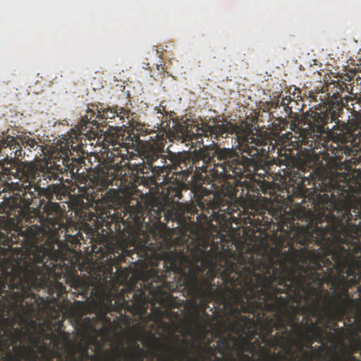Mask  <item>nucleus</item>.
I'll list each match as a JSON object with an SVG mask.
<instances>
[{"label":"nucleus","instance_id":"obj_1","mask_svg":"<svg viewBox=\"0 0 361 361\" xmlns=\"http://www.w3.org/2000/svg\"><path fill=\"white\" fill-rule=\"evenodd\" d=\"M65 238L63 243L56 231L47 232L35 224L27 226L13 240L24 249L15 263L4 258L7 251L0 247V330L13 343L23 344L25 337L32 338L39 324L37 319L49 314L47 300L33 290L47 288L51 294L56 288V295L61 297L66 287L58 280L64 278L75 289L73 293L83 295L90 303V281H82L76 271L82 267L81 253L70 247L81 245L83 235L78 231Z\"/></svg>","mask_w":361,"mask_h":361},{"label":"nucleus","instance_id":"obj_2","mask_svg":"<svg viewBox=\"0 0 361 361\" xmlns=\"http://www.w3.org/2000/svg\"><path fill=\"white\" fill-rule=\"evenodd\" d=\"M3 147V167L8 173L19 180L16 184L19 188L9 197L4 195L2 197L11 211H17L19 216L26 222L34 223L37 219L35 214L30 213L33 199L37 196H44L51 201L57 193V185L51 184L45 187L52 180L61 181L59 174L71 169L69 155V142L59 140L54 147L49 160L38 171L32 166L19 164L16 166V159L22 157L23 149L18 138L7 135L1 137Z\"/></svg>","mask_w":361,"mask_h":361},{"label":"nucleus","instance_id":"obj_3","mask_svg":"<svg viewBox=\"0 0 361 361\" xmlns=\"http://www.w3.org/2000/svg\"><path fill=\"white\" fill-rule=\"evenodd\" d=\"M76 182L77 193L71 197L75 214L85 221H90V170L86 175L79 174Z\"/></svg>","mask_w":361,"mask_h":361},{"label":"nucleus","instance_id":"obj_4","mask_svg":"<svg viewBox=\"0 0 361 361\" xmlns=\"http://www.w3.org/2000/svg\"><path fill=\"white\" fill-rule=\"evenodd\" d=\"M12 350L6 351L4 361H37V355L32 346L27 344L13 345Z\"/></svg>","mask_w":361,"mask_h":361},{"label":"nucleus","instance_id":"obj_5","mask_svg":"<svg viewBox=\"0 0 361 361\" xmlns=\"http://www.w3.org/2000/svg\"><path fill=\"white\" fill-rule=\"evenodd\" d=\"M16 344L13 343L11 338L5 334V331L0 330V354L11 350V347Z\"/></svg>","mask_w":361,"mask_h":361},{"label":"nucleus","instance_id":"obj_6","mask_svg":"<svg viewBox=\"0 0 361 361\" xmlns=\"http://www.w3.org/2000/svg\"><path fill=\"white\" fill-rule=\"evenodd\" d=\"M77 324L78 326L83 329L86 335L87 345L90 343V318L86 317L84 320L82 319V317L77 319Z\"/></svg>","mask_w":361,"mask_h":361},{"label":"nucleus","instance_id":"obj_7","mask_svg":"<svg viewBox=\"0 0 361 361\" xmlns=\"http://www.w3.org/2000/svg\"><path fill=\"white\" fill-rule=\"evenodd\" d=\"M18 138L21 147H29L30 148H35L38 146L37 141L35 138L30 137L27 135H20L16 137Z\"/></svg>","mask_w":361,"mask_h":361},{"label":"nucleus","instance_id":"obj_8","mask_svg":"<svg viewBox=\"0 0 361 361\" xmlns=\"http://www.w3.org/2000/svg\"><path fill=\"white\" fill-rule=\"evenodd\" d=\"M87 350H84L77 355L75 352H70L68 354L66 361H87L88 358Z\"/></svg>","mask_w":361,"mask_h":361},{"label":"nucleus","instance_id":"obj_9","mask_svg":"<svg viewBox=\"0 0 361 361\" xmlns=\"http://www.w3.org/2000/svg\"><path fill=\"white\" fill-rule=\"evenodd\" d=\"M77 130L79 132V135H85L87 138L90 140V130H87V122L85 121V123H81L80 127L77 129Z\"/></svg>","mask_w":361,"mask_h":361},{"label":"nucleus","instance_id":"obj_10","mask_svg":"<svg viewBox=\"0 0 361 361\" xmlns=\"http://www.w3.org/2000/svg\"><path fill=\"white\" fill-rule=\"evenodd\" d=\"M47 208L48 209L49 207H51V210L53 212H57L59 209V205L58 203H52L51 202L50 204H49L48 205L46 206Z\"/></svg>","mask_w":361,"mask_h":361},{"label":"nucleus","instance_id":"obj_11","mask_svg":"<svg viewBox=\"0 0 361 361\" xmlns=\"http://www.w3.org/2000/svg\"><path fill=\"white\" fill-rule=\"evenodd\" d=\"M90 255V252H87V257H86V271L88 274H90V259L89 258V256Z\"/></svg>","mask_w":361,"mask_h":361},{"label":"nucleus","instance_id":"obj_12","mask_svg":"<svg viewBox=\"0 0 361 361\" xmlns=\"http://www.w3.org/2000/svg\"><path fill=\"white\" fill-rule=\"evenodd\" d=\"M3 145H1V139H0V159L3 158ZM0 166H3V160H0Z\"/></svg>","mask_w":361,"mask_h":361},{"label":"nucleus","instance_id":"obj_13","mask_svg":"<svg viewBox=\"0 0 361 361\" xmlns=\"http://www.w3.org/2000/svg\"><path fill=\"white\" fill-rule=\"evenodd\" d=\"M85 229H86V235L87 237L90 235V226L88 224L85 225Z\"/></svg>","mask_w":361,"mask_h":361},{"label":"nucleus","instance_id":"obj_14","mask_svg":"<svg viewBox=\"0 0 361 361\" xmlns=\"http://www.w3.org/2000/svg\"><path fill=\"white\" fill-rule=\"evenodd\" d=\"M87 111H90V108H89V107H87Z\"/></svg>","mask_w":361,"mask_h":361},{"label":"nucleus","instance_id":"obj_15","mask_svg":"<svg viewBox=\"0 0 361 361\" xmlns=\"http://www.w3.org/2000/svg\"><path fill=\"white\" fill-rule=\"evenodd\" d=\"M1 195V192H0V196Z\"/></svg>","mask_w":361,"mask_h":361}]
</instances>
